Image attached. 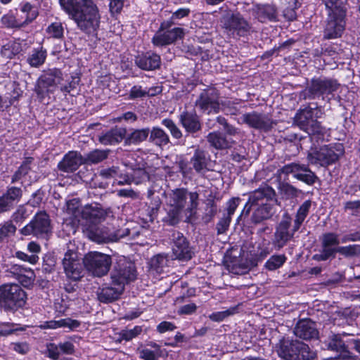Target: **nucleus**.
Instances as JSON below:
<instances>
[{"label": "nucleus", "mask_w": 360, "mask_h": 360, "mask_svg": "<svg viewBox=\"0 0 360 360\" xmlns=\"http://www.w3.org/2000/svg\"><path fill=\"white\" fill-rule=\"evenodd\" d=\"M113 285V287H107L102 289L99 295V299L101 301L108 302L119 297L123 292L124 288H122V285Z\"/></svg>", "instance_id": "2f4dec72"}, {"label": "nucleus", "mask_w": 360, "mask_h": 360, "mask_svg": "<svg viewBox=\"0 0 360 360\" xmlns=\"http://www.w3.org/2000/svg\"><path fill=\"white\" fill-rule=\"evenodd\" d=\"M79 326L77 321L70 319H63L58 321L51 320L43 322L39 327L41 329H57L60 328H68L73 329Z\"/></svg>", "instance_id": "c85d7f7f"}, {"label": "nucleus", "mask_w": 360, "mask_h": 360, "mask_svg": "<svg viewBox=\"0 0 360 360\" xmlns=\"http://www.w3.org/2000/svg\"><path fill=\"white\" fill-rule=\"evenodd\" d=\"M59 2L82 30L90 34L97 30L101 17L92 0H59Z\"/></svg>", "instance_id": "f257e3e1"}, {"label": "nucleus", "mask_w": 360, "mask_h": 360, "mask_svg": "<svg viewBox=\"0 0 360 360\" xmlns=\"http://www.w3.org/2000/svg\"><path fill=\"white\" fill-rule=\"evenodd\" d=\"M347 347L348 345H345V342L342 339L340 335H333L328 342V348L331 350L340 352L341 354L339 356L349 354L347 350Z\"/></svg>", "instance_id": "4c0bfd02"}, {"label": "nucleus", "mask_w": 360, "mask_h": 360, "mask_svg": "<svg viewBox=\"0 0 360 360\" xmlns=\"http://www.w3.org/2000/svg\"><path fill=\"white\" fill-rule=\"evenodd\" d=\"M291 218L288 214H285L279 223L274 234V245L278 248H282L287 242L290 240L295 231L290 232Z\"/></svg>", "instance_id": "a211bd4d"}, {"label": "nucleus", "mask_w": 360, "mask_h": 360, "mask_svg": "<svg viewBox=\"0 0 360 360\" xmlns=\"http://www.w3.org/2000/svg\"><path fill=\"white\" fill-rule=\"evenodd\" d=\"M149 134L148 128L133 129L126 136V142L129 144H139L146 140Z\"/></svg>", "instance_id": "f704fd0d"}, {"label": "nucleus", "mask_w": 360, "mask_h": 360, "mask_svg": "<svg viewBox=\"0 0 360 360\" xmlns=\"http://www.w3.org/2000/svg\"><path fill=\"white\" fill-rule=\"evenodd\" d=\"M337 252L345 257H354L360 255V245L357 244L337 248Z\"/></svg>", "instance_id": "8fccbe9b"}, {"label": "nucleus", "mask_w": 360, "mask_h": 360, "mask_svg": "<svg viewBox=\"0 0 360 360\" xmlns=\"http://www.w3.org/2000/svg\"><path fill=\"white\" fill-rule=\"evenodd\" d=\"M63 267L66 276L73 281H78L83 276L84 261L79 253L73 250H68L63 259Z\"/></svg>", "instance_id": "9b49d317"}, {"label": "nucleus", "mask_w": 360, "mask_h": 360, "mask_svg": "<svg viewBox=\"0 0 360 360\" xmlns=\"http://www.w3.org/2000/svg\"><path fill=\"white\" fill-rule=\"evenodd\" d=\"M195 105L201 110L207 113H217L221 109L218 91L214 88L204 91L200 94V97L195 102Z\"/></svg>", "instance_id": "2eb2a0df"}, {"label": "nucleus", "mask_w": 360, "mask_h": 360, "mask_svg": "<svg viewBox=\"0 0 360 360\" xmlns=\"http://www.w3.org/2000/svg\"><path fill=\"white\" fill-rule=\"evenodd\" d=\"M22 195L21 189L16 187L9 188L6 193L4 195L6 196L13 205L19 201Z\"/></svg>", "instance_id": "e2e57ef3"}, {"label": "nucleus", "mask_w": 360, "mask_h": 360, "mask_svg": "<svg viewBox=\"0 0 360 360\" xmlns=\"http://www.w3.org/2000/svg\"><path fill=\"white\" fill-rule=\"evenodd\" d=\"M300 168V165L297 163H291L283 166L282 168L277 171V174L278 177L281 179H285V176L288 175L289 174H293L294 176H295L297 172H299Z\"/></svg>", "instance_id": "5fc2aeb1"}, {"label": "nucleus", "mask_w": 360, "mask_h": 360, "mask_svg": "<svg viewBox=\"0 0 360 360\" xmlns=\"http://www.w3.org/2000/svg\"><path fill=\"white\" fill-rule=\"evenodd\" d=\"M142 331L141 326H136L130 330H123L119 334V341L126 340L129 341L139 335Z\"/></svg>", "instance_id": "4d7b16f0"}, {"label": "nucleus", "mask_w": 360, "mask_h": 360, "mask_svg": "<svg viewBox=\"0 0 360 360\" xmlns=\"http://www.w3.org/2000/svg\"><path fill=\"white\" fill-rule=\"evenodd\" d=\"M269 193H271V191L269 189L265 190L264 188H259L255 192H253L249 198L248 202L246 203L242 214L245 213V214H248L250 210V208L257 205H262L264 202L265 198L269 195Z\"/></svg>", "instance_id": "cd10ccee"}, {"label": "nucleus", "mask_w": 360, "mask_h": 360, "mask_svg": "<svg viewBox=\"0 0 360 360\" xmlns=\"http://www.w3.org/2000/svg\"><path fill=\"white\" fill-rule=\"evenodd\" d=\"M340 243L339 236L335 233H327L322 236V248L332 251L335 255L337 252V248Z\"/></svg>", "instance_id": "72a5a7b5"}, {"label": "nucleus", "mask_w": 360, "mask_h": 360, "mask_svg": "<svg viewBox=\"0 0 360 360\" xmlns=\"http://www.w3.org/2000/svg\"><path fill=\"white\" fill-rule=\"evenodd\" d=\"M22 13L24 15L22 18H25L23 22L27 24L34 20L37 16V12L29 3H25L20 8Z\"/></svg>", "instance_id": "864d4df0"}, {"label": "nucleus", "mask_w": 360, "mask_h": 360, "mask_svg": "<svg viewBox=\"0 0 360 360\" xmlns=\"http://www.w3.org/2000/svg\"><path fill=\"white\" fill-rule=\"evenodd\" d=\"M26 299L25 292L17 284H4L0 287V307L5 310L22 307Z\"/></svg>", "instance_id": "423d86ee"}, {"label": "nucleus", "mask_w": 360, "mask_h": 360, "mask_svg": "<svg viewBox=\"0 0 360 360\" xmlns=\"http://www.w3.org/2000/svg\"><path fill=\"white\" fill-rule=\"evenodd\" d=\"M46 33L50 37L61 39L63 37L64 29L60 22L51 23L46 28Z\"/></svg>", "instance_id": "09e8293b"}, {"label": "nucleus", "mask_w": 360, "mask_h": 360, "mask_svg": "<svg viewBox=\"0 0 360 360\" xmlns=\"http://www.w3.org/2000/svg\"><path fill=\"white\" fill-rule=\"evenodd\" d=\"M50 219L46 212H40L35 214L33 219L23 227L20 232L22 235H34L38 238L46 236L51 231Z\"/></svg>", "instance_id": "f8f14e48"}, {"label": "nucleus", "mask_w": 360, "mask_h": 360, "mask_svg": "<svg viewBox=\"0 0 360 360\" xmlns=\"http://www.w3.org/2000/svg\"><path fill=\"white\" fill-rule=\"evenodd\" d=\"M180 120L182 125L188 132H195L200 127L198 118L195 115L184 112L181 115Z\"/></svg>", "instance_id": "473e14b6"}, {"label": "nucleus", "mask_w": 360, "mask_h": 360, "mask_svg": "<svg viewBox=\"0 0 360 360\" xmlns=\"http://www.w3.org/2000/svg\"><path fill=\"white\" fill-rule=\"evenodd\" d=\"M16 231L15 226L11 222L0 224V240H4L12 236Z\"/></svg>", "instance_id": "6e6d98bb"}, {"label": "nucleus", "mask_w": 360, "mask_h": 360, "mask_svg": "<svg viewBox=\"0 0 360 360\" xmlns=\"http://www.w3.org/2000/svg\"><path fill=\"white\" fill-rule=\"evenodd\" d=\"M32 162V158H27L19 167L18 171L15 173L13 177V181H18L21 177L27 174L30 170V164Z\"/></svg>", "instance_id": "680f3d73"}, {"label": "nucleus", "mask_w": 360, "mask_h": 360, "mask_svg": "<svg viewBox=\"0 0 360 360\" xmlns=\"http://www.w3.org/2000/svg\"><path fill=\"white\" fill-rule=\"evenodd\" d=\"M136 65L144 70H153L158 68L160 65V56L152 52L139 55L136 57Z\"/></svg>", "instance_id": "4be33fe9"}, {"label": "nucleus", "mask_w": 360, "mask_h": 360, "mask_svg": "<svg viewBox=\"0 0 360 360\" xmlns=\"http://www.w3.org/2000/svg\"><path fill=\"white\" fill-rule=\"evenodd\" d=\"M229 270L234 274H243L247 273L250 268V264L245 261L237 260L233 262L227 263Z\"/></svg>", "instance_id": "c03bdc74"}, {"label": "nucleus", "mask_w": 360, "mask_h": 360, "mask_svg": "<svg viewBox=\"0 0 360 360\" xmlns=\"http://www.w3.org/2000/svg\"><path fill=\"white\" fill-rule=\"evenodd\" d=\"M2 24L7 27H20L25 25V22L22 20L16 19V18L12 15H4L1 18Z\"/></svg>", "instance_id": "13d9d810"}, {"label": "nucleus", "mask_w": 360, "mask_h": 360, "mask_svg": "<svg viewBox=\"0 0 360 360\" xmlns=\"http://www.w3.org/2000/svg\"><path fill=\"white\" fill-rule=\"evenodd\" d=\"M300 169L299 172H297L295 177L309 185L313 184L316 179L315 174L311 172L308 167L304 165H300Z\"/></svg>", "instance_id": "ea45409f"}, {"label": "nucleus", "mask_w": 360, "mask_h": 360, "mask_svg": "<svg viewBox=\"0 0 360 360\" xmlns=\"http://www.w3.org/2000/svg\"><path fill=\"white\" fill-rule=\"evenodd\" d=\"M297 337L304 340H310L318 337V330L314 322L309 319H302L298 321L294 328Z\"/></svg>", "instance_id": "412c9836"}, {"label": "nucleus", "mask_w": 360, "mask_h": 360, "mask_svg": "<svg viewBox=\"0 0 360 360\" xmlns=\"http://www.w3.org/2000/svg\"><path fill=\"white\" fill-rule=\"evenodd\" d=\"M126 129L115 128L99 136V141L103 145H113L121 142L126 136Z\"/></svg>", "instance_id": "393cba45"}, {"label": "nucleus", "mask_w": 360, "mask_h": 360, "mask_svg": "<svg viewBox=\"0 0 360 360\" xmlns=\"http://www.w3.org/2000/svg\"><path fill=\"white\" fill-rule=\"evenodd\" d=\"M343 153L344 147L341 143L324 145L311 149L307 160L311 165L327 167L335 163Z\"/></svg>", "instance_id": "39448f33"}, {"label": "nucleus", "mask_w": 360, "mask_h": 360, "mask_svg": "<svg viewBox=\"0 0 360 360\" xmlns=\"http://www.w3.org/2000/svg\"><path fill=\"white\" fill-rule=\"evenodd\" d=\"M298 343V340H281L276 347L278 356L284 360H299L297 354Z\"/></svg>", "instance_id": "aec40b11"}, {"label": "nucleus", "mask_w": 360, "mask_h": 360, "mask_svg": "<svg viewBox=\"0 0 360 360\" xmlns=\"http://www.w3.org/2000/svg\"><path fill=\"white\" fill-rule=\"evenodd\" d=\"M105 216L106 212L98 204L83 207L79 224L83 226V231L91 240L101 243L108 240L107 234L96 226L105 219Z\"/></svg>", "instance_id": "7ed1b4c3"}, {"label": "nucleus", "mask_w": 360, "mask_h": 360, "mask_svg": "<svg viewBox=\"0 0 360 360\" xmlns=\"http://www.w3.org/2000/svg\"><path fill=\"white\" fill-rule=\"evenodd\" d=\"M221 22L223 27L232 34L244 35L250 29L249 24L240 13L227 14Z\"/></svg>", "instance_id": "dca6fc26"}, {"label": "nucleus", "mask_w": 360, "mask_h": 360, "mask_svg": "<svg viewBox=\"0 0 360 360\" xmlns=\"http://www.w3.org/2000/svg\"><path fill=\"white\" fill-rule=\"evenodd\" d=\"M136 277L134 266L124 257L120 258L111 273L112 285H122L133 281Z\"/></svg>", "instance_id": "ddd939ff"}, {"label": "nucleus", "mask_w": 360, "mask_h": 360, "mask_svg": "<svg viewBox=\"0 0 360 360\" xmlns=\"http://www.w3.org/2000/svg\"><path fill=\"white\" fill-rule=\"evenodd\" d=\"M79 78L78 77H71V81L65 79L63 77V81L61 82L60 90L65 93H70L77 87V86L79 84Z\"/></svg>", "instance_id": "bf43d9fd"}, {"label": "nucleus", "mask_w": 360, "mask_h": 360, "mask_svg": "<svg viewBox=\"0 0 360 360\" xmlns=\"http://www.w3.org/2000/svg\"><path fill=\"white\" fill-rule=\"evenodd\" d=\"M256 16L261 22L274 20L276 18V8L273 5L258 6L256 10Z\"/></svg>", "instance_id": "7c9ffc66"}, {"label": "nucleus", "mask_w": 360, "mask_h": 360, "mask_svg": "<svg viewBox=\"0 0 360 360\" xmlns=\"http://www.w3.org/2000/svg\"><path fill=\"white\" fill-rule=\"evenodd\" d=\"M311 202L310 200L304 202L297 210L294 222V231H297L307 216Z\"/></svg>", "instance_id": "58836bf2"}, {"label": "nucleus", "mask_w": 360, "mask_h": 360, "mask_svg": "<svg viewBox=\"0 0 360 360\" xmlns=\"http://www.w3.org/2000/svg\"><path fill=\"white\" fill-rule=\"evenodd\" d=\"M111 264V257L100 252L91 251L84 257V267L94 276L102 277L106 275Z\"/></svg>", "instance_id": "1a4fd4ad"}, {"label": "nucleus", "mask_w": 360, "mask_h": 360, "mask_svg": "<svg viewBox=\"0 0 360 360\" xmlns=\"http://www.w3.org/2000/svg\"><path fill=\"white\" fill-rule=\"evenodd\" d=\"M162 124L165 126L171 132L172 135L176 138L179 139L181 136V132L179 128L175 125L174 122L169 119H165L162 120Z\"/></svg>", "instance_id": "0e129e2a"}, {"label": "nucleus", "mask_w": 360, "mask_h": 360, "mask_svg": "<svg viewBox=\"0 0 360 360\" xmlns=\"http://www.w3.org/2000/svg\"><path fill=\"white\" fill-rule=\"evenodd\" d=\"M209 143L216 148H226L230 146V143L220 133L212 132L207 136Z\"/></svg>", "instance_id": "79ce46f5"}, {"label": "nucleus", "mask_w": 360, "mask_h": 360, "mask_svg": "<svg viewBox=\"0 0 360 360\" xmlns=\"http://www.w3.org/2000/svg\"><path fill=\"white\" fill-rule=\"evenodd\" d=\"M168 259L166 255L159 254L151 259V266L156 271H160L164 266L168 265Z\"/></svg>", "instance_id": "052dcab7"}, {"label": "nucleus", "mask_w": 360, "mask_h": 360, "mask_svg": "<svg viewBox=\"0 0 360 360\" xmlns=\"http://www.w3.org/2000/svg\"><path fill=\"white\" fill-rule=\"evenodd\" d=\"M295 122L311 136V139H316V136L318 139H323L325 129L321 127L319 122L313 119L310 108L305 107L299 110L295 117Z\"/></svg>", "instance_id": "9d476101"}, {"label": "nucleus", "mask_w": 360, "mask_h": 360, "mask_svg": "<svg viewBox=\"0 0 360 360\" xmlns=\"http://www.w3.org/2000/svg\"><path fill=\"white\" fill-rule=\"evenodd\" d=\"M193 166L196 172L202 171L207 165L206 154L204 151L197 150L191 159Z\"/></svg>", "instance_id": "a18cd8bd"}, {"label": "nucleus", "mask_w": 360, "mask_h": 360, "mask_svg": "<svg viewBox=\"0 0 360 360\" xmlns=\"http://www.w3.org/2000/svg\"><path fill=\"white\" fill-rule=\"evenodd\" d=\"M187 191L176 188L169 191L165 195L167 216L164 221L169 225L176 224L181 218L187 200Z\"/></svg>", "instance_id": "20e7f679"}, {"label": "nucleus", "mask_w": 360, "mask_h": 360, "mask_svg": "<svg viewBox=\"0 0 360 360\" xmlns=\"http://www.w3.org/2000/svg\"><path fill=\"white\" fill-rule=\"evenodd\" d=\"M150 133V140L156 145L163 146L168 143L169 136L162 129L153 127Z\"/></svg>", "instance_id": "a19ab883"}, {"label": "nucleus", "mask_w": 360, "mask_h": 360, "mask_svg": "<svg viewBox=\"0 0 360 360\" xmlns=\"http://www.w3.org/2000/svg\"><path fill=\"white\" fill-rule=\"evenodd\" d=\"M297 347L298 351L297 354L299 360H311L315 357L316 353L305 343L300 342Z\"/></svg>", "instance_id": "de8ad7c7"}, {"label": "nucleus", "mask_w": 360, "mask_h": 360, "mask_svg": "<svg viewBox=\"0 0 360 360\" xmlns=\"http://www.w3.org/2000/svg\"><path fill=\"white\" fill-rule=\"evenodd\" d=\"M339 84L335 80L316 79L311 81L309 91L315 96L323 97V99L330 100V95L336 91Z\"/></svg>", "instance_id": "f3484780"}, {"label": "nucleus", "mask_w": 360, "mask_h": 360, "mask_svg": "<svg viewBox=\"0 0 360 360\" xmlns=\"http://www.w3.org/2000/svg\"><path fill=\"white\" fill-rule=\"evenodd\" d=\"M176 327L175 325L169 321H162L157 326V331L160 333H164L167 331H172Z\"/></svg>", "instance_id": "774afa93"}, {"label": "nucleus", "mask_w": 360, "mask_h": 360, "mask_svg": "<svg viewBox=\"0 0 360 360\" xmlns=\"http://www.w3.org/2000/svg\"><path fill=\"white\" fill-rule=\"evenodd\" d=\"M15 257L22 261L27 262L32 264H36L39 260V257L36 255H28L22 251H17Z\"/></svg>", "instance_id": "69168bd1"}, {"label": "nucleus", "mask_w": 360, "mask_h": 360, "mask_svg": "<svg viewBox=\"0 0 360 360\" xmlns=\"http://www.w3.org/2000/svg\"><path fill=\"white\" fill-rule=\"evenodd\" d=\"M108 150H94L89 153L86 156L83 158L84 163L97 164L108 157Z\"/></svg>", "instance_id": "37998d69"}, {"label": "nucleus", "mask_w": 360, "mask_h": 360, "mask_svg": "<svg viewBox=\"0 0 360 360\" xmlns=\"http://www.w3.org/2000/svg\"><path fill=\"white\" fill-rule=\"evenodd\" d=\"M347 0H324L327 10V23L324 37L327 39L340 37L345 28Z\"/></svg>", "instance_id": "f03ea898"}, {"label": "nucleus", "mask_w": 360, "mask_h": 360, "mask_svg": "<svg viewBox=\"0 0 360 360\" xmlns=\"http://www.w3.org/2000/svg\"><path fill=\"white\" fill-rule=\"evenodd\" d=\"M47 51L43 46L33 49L27 55L26 61L32 68H39L46 61Z\"/></svg>", "instance_id": "bb28decb"}, {"label": "nucleus", "mask_w": 360, "mask_h": 360, "mask_svg": "<svg viewBox=\"0 0 360 360\" xmlns=\"http://www.w3.org/2000/svg\"><path fill=\"white\" fill-rule=\"evenodd\" d=\"M63 81V75L58 69H49L38 79L35 86V91L40 98H44L50 94L54 93L56 89H60L61 82Z\"/></svg>", "instance_id": "6e6552de"}, {"label": "nucleus", "mask_w": 360, "mask_h": 360, "mask_svg": "<svg viewBox=\"0 0 360 360\" xmlns=\"http://www.w3.org/2000/svg\"><path fill=\"white\" fill-rule=\"evenodd\" d=\"M286 259L284 255H273L265 263V267L269 271H274L281 267Z\"/></svg>", "instance_id": "49530a36"}, {"label": "nucleus", "mask_w": 360, "mask_h": 360, "mask_svg": "<svg viewBox=\"0 0 360 360\" xmlns=\"http://www.w3.org/2000/svg\"><path fill=\"white\" fill-rule=\"evenodd\" d=\"M273 214L272 207L267 203L262 202L257 207L252 214V221L255 223H259L262 220L269 219Z\"/></svg>", "instance_id": "e433bc0d"}, {"label": "nucleus", "mask_w": 360, "mask_h": 360, "mask_svg": "<svg viewBox=\"0 0 360 360\" xmlns=\"http://www.w3.org/2000/svg\"><path fill=\"white\" fill-rule=\"evenodd\" d=\"M172 238L174 241L172 251L175 259L179 260L191 259L193 252L183 234L175 232L172 234Z\"/></svg>", "instance_id": "6ab92c4d"}, {"label": "nucleus", "mask_w": 360, "mask_h": 360, "mask_svg": "<svg viewBox=\"0 0 360 360\" xmlns=\"http://www.w3.org/2000/svg\"><path fill=\"white\" fill-rule=\"evenodd\" d=\"M124 164L126 167L130 168L133 173L131 174V177L127 176L123 181H119V184H131V182L139 184L148 179L151 169L143 158H140L134 153L130 154L124 160Z\"/></svg>", "instance_id": "0eeeda50"}, {"label": "nucleus", "mask_w": 360, "mask_h": 360, "mask_svg": "<svg viewBox=\"0 0 360 360\" xmlns=\"http://www.w3.org/2000/svg\"><path fill=\"white\" fill-rule=\"evenodd\" d=\"M13 269L14 271H17V279L22 285L29 288L34 283L35 274L30 268L15 265Z\"/></svg>", "instance_id": "a878e982"}, {"label": "nucleus", "mask_w": 360, "mask_h": 360, "mask_svg": "<svg viewBox=\"0 0 360 360\" xmlns=\"http://www.w3.org/2000/svg\"><path fill=\"white\" fill-rule=\"evenodd\" d=\"M22 49V44L20 39L10 41L1 47V56L5 59H11L20 53Z\"/></svg>", "instance_id": "c756f323"}, {"label": "nucleus", "mask_w": 360, "mask_h": 360, "mask_svg": "<svg viewBox=\"0 0 360 360\" xmlns=\"http://www.w3.org/2000/svg\"><path fill=\"white\" fill-rule=\"evenodd\" d=\"M231 217L227 216L221 219L217 225V232L219 234L224 233L229 228Z\"/></svg>", "instance_id": "338daca9"}, {"label": "nucleus", "mask_w": 360, "mask_h": 360, "mask_svg": "<svg viewBox=\"0 0 360 360\" xmlns=\"http://www.w3.org/2000/svg\"><path fill=\"white\" fill-rule=\"evenodd\" d=\"M66 212L72 217L74 224H79L81 221V211L83 207H80V202L78 199L74 198L70 200L66 204Z\"/></svg>", "instance_id": "c9c22d12"}, {"label": "nucleus", "mask_w": 360, "mask_h": 360, "mask_svg": "<svg viewBox=\"0 0 360 360\" xmlns=\"http://www.w3.org/2000/svg\"><path fill=\"white\" fill-rule=\"evenodd\" d=\"M19 97V94L13 92V94H6L4 96L0 95V110H4L12 105Z\"/></svg>", "instance_id": "603ef678"}, {"label": "nucleus", "mask_w": 360, "mask_h": 360, "mask_svg": "<svg viewBox=\"0 0 360 360\" xmlns=\"http://www.w3.org/2000/svg\"><path fill=\"white\" fill-rule=\"evenodd\" d=\"M84 162V159L81 155L77 152H69L62 161L58 164L60 170L65 172H72L77 169L79 165Z\"/></svg>", "instance_id": "5701e85b"}, {"label": "nucleus", "mask_w": 360, "mask_h": 360, "mask_svg": "<svg viewBox=\"0 0 360 360\" xmlns=\"http://www.w3.org/2000/svg\"><path fill=\"white\" fill-rule=\"evenodd\" d=\"M172 23L169 22H164L161 24L160 30L152 39V42L155 46H162L169 45L183 37L184 30L182 28L175 27L170 30H164L165 28L170 27Z\"/></svg>", "instance_id": "4468645a"}, {"label": "nucleus", "mask_w": 360, "mask_h": 360, "mask_svg": "<svg viewBox=\"0 0 360 360\" xmlns=\"http://www.w3.org/2000/svg\"><path fill=\"white\" fill-rule=\"evenodd\" d=\"M237 311L238 307H233L224 311L214 312L209 316V318L213 321L219 322L226 317L235 314Z\"/></svg>", "instance_id": "3c124183"}, {"label": "nucleus", "mask_w": 360, "mask_h": 360, "mask_svg": "<svg viewBox=\"0 0 360 360\" xmlns=\"http://www.w3.org/2000/svg\"><path fill=\"white\" fill-rule=\"evenodd\" d=\"M240 120L241 122L255 129H266L269 127V122L267 117L264 115L255 112L243 114L240 117Z\"/></svg>", "instance_id": "b1692460"}]
</instances>
